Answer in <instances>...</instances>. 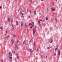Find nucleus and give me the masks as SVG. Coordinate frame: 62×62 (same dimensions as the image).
Masks as SVG:
<instances>
[{
    "instance_id": "9",
    "label": "nucleus",
    "mask_w": 62,
    "mask_h": 62,
    "mask_svg": "<svg viewBox=\"0 0 62 62\" xmlns=\"http://www.w3.org/2000/svg\"><path fill=\"white\" fill-rule=\"evenodd\" d=\"M21 27H22L23 26V22H21Z\"/></svg>"
},
{
    "instance_id": "23",
    "label": "nucleus",
    "mask_w": 62,
    "mask_h": 62,
    "mask_svg": "<svg viewBox=\"0 0 62 62\" xmlns=\"http://www.w3.org/2000/svg\"><path fill=\"white\" fill-rule=\"evenodd\" d=\"M34 46H36V43H34Z\"/></svg>"
},
{
    "instance_id": "25",
    "label": "nucleus",
    "mask_w": 62,
    "mask_h": 62,
    "mask_svg": "<svg viewBox=\"0 0 62 62\" xmlns=\"http://www.w3.org/2000/svg\"><path fill=\"white\" fill-rule=\"evenodd\" d=\"M29 11H30V12L31 13V10H30Z\"/></svg>"
},
{
    "instance_id": "15",
    "label": "nucleus",
    "mask_w": 62,
    "mask_h": 62,
    "mask_svg": "<svg viewBox=\"0 0 62 62\" xmlns=\"http://www.w3.org/2000/svg\"><path fill=\"white\" fill-rule=\"evenodd\" d=\"M10 18H8V21L9 22H10Z\"/></svg>"
},
{
    "instance_id": "32",
    "label": "nucleus",
    "mask_w": 62,
    "mask_h": 62,
    "mask_svg": "<svg viewBox=\"0 0 62 62\" xmlns=\"http://www.w3.org/2000/svg\"><path fill=\"white\" fill-rule=\"evenodd\" d=\"M2 27H0V29H1V30L2 29Z\"/></svg>"
},
{
    "instance_id": "53",
    "label": "nucleus",
    "mask_w": 62,
    "mask_h": 62,
    "mask_svg": "<svg viewBox=\"0 0 62 62\" xmlns=\"http://www.w3.org/2000/svg\"><path fill=\"white\" fill-rule=\"evenodd\" d=\"M44 0H41V1H43Z\"/></svg>"
},
{
    "instance_id": "46",
    "label": "nucleus",
    "mask_w": 62,
    "mask_h": 62,
    "mask_svg": "<svg viewBox=\"0 0 62 62\" xmlns=\"http://www.w3.org/2000/svg\"><path fill=\"white\" fill-rule=\"evenodd\" d=\"M39 14L40 15L41 14V13H39Z\"/></svg>"
},
{
    "instance_id": "13",
    "label": "nucleus",
    "mask_w": 62,
    "mask_h": 62,
    "mask_svg": "<svg viewBox=\"0 0 62 62\" xmlns=\"http://www.w3.org/2000/svg\"><path fill=\"white\" fill-rule=\"evenodd\" d=\"M34 22H32V24H31V26H34Z\"/></svg>"
},
{
    "instance_id": "58",
    "label": "nucleus",
    "mask_w": 62,
    "mask_h": 62,
    "mask_svg": "<svg viewBox=\"0 0 62 62\" xmlns=\"http://www.w3.org/2000/svg\"><path fill=\"white\" fill-rule=\"evenodd\" d=\"M15 0V1H16V0Z\"/></svg>"
},
{
    "instance_id": "55",
    "label": "nucleus",
    "mask_w": 62,
    "mask_h": 62,
    "mask_svg": "<svg viewBox=\"0 0 62 62\" xmlns=\"http://www.w3.org/2000/svg\"><path fill=\"white\" fill-rule=\"evenodd\" d=\"M7 35V34H6L5 35V36H6Z\"/></svg>"
},
{
    "instance_id": "26",
    "label": "nucleus",
    "mask_w": 62,
    "mask_h": 62,
    "mask_svg": "<svg viewBox=\"0 0 62 62\" xmlns=\"http://www.w3.org/2000/svg\"><path fill=\"white\" fill-rule=\"evenodd\" d=\"M28 18H30V16H28Z\"/></svg>"
},
{
    "instance_id": "2",
    "label": "nucleus",
    "mask_w": 62,
    "mask_h": 62,
    "mask_svg": "<svg viewBox=\"0 0 62 62\" xmlns=\"http://www.w3.org/2000/svg\"><path fill=\"white\" fill-rule=\"evenodd\" d=\"M21 16L22 17H24V11L23 10L21 14Z\"/></svg>"
},
{
    "instance_id": "47",
    "label": "nucleus",
    "mask_w": 62,
    "mask_h": 62,
    "mask_svg": "<svg viewBox=\"0 0 62 62\" xmlns=\"http://www.w3.org/2000/svg\"><path fill=\"white\" fill-rule=\"evenodd\" d=\"M43 21L44 22H45V20H44L43 19Z\"/></svg>"
},
{
    "instance_id": "4",
    "label": "nucleus",
    "mask_w": 62,
    "mask_h": 62,
    "mask_svg": "<svg viewBox=\"0 0 62 62\" xmlns=\"http://www.w3.org/2000/svg\"><path fill=\"white\" fill-rule=\"evenodd\" d=\"M19 24V22H18V21H16V25L17 26Z\"/></svg>"
},
{
    "instance_id": "24",
    "label": "nucleus",
    "mask_w": 62,
    "mask_h": 62,
    "mask_svg": "<svg viewBox=\"0 0 62 62\" xmlns=\"http://www.w3.org/2000/svg\"><path fill=\"white\" fill-rule=\"evenodd\" d=\"M14 28H13L11 30L12 31H13L14 30Z\"/></svg>"
},
{
    "instance_id": "14",
    "label": "nucleus",
    "mask_w": 62,
    "mask_h": 62,
    "mask_svg": "<svg viewBox=\"0 0 62 62\" xmlns=\"http://www.w3.org/2000/svg\"><path fill=\"white\" fill-rule=\"evenodd\" d=\"M36 11H34V15L35 16L36 15Z\"/></svg>"
},
{
    "instance_id": "8",
    "label": "nucleus",
    "mask_w": 62,
    "mask_h": 62,
    "mask_svg": "<svg viewBox=\"0 0 62 62\" xmlns=\"http://www.w3.org/2000/svg\"><path fill=\"white\" fill-rule=\"evenodd\" d=\"M29 51H30V52H31V53H32V52H33V50H32L31 49H29Z\"/></svg>"
},
{
    "instance_id": "39",
    "label": "nucleus",
    "mask_w": 62,
    "mask_h": 62,
    "mask_svg": "<svg viewBox=\"0 0 62 62\" xmlns=\"http://www.w3.org/2000/svg\"><path fill=\"white\" fill-rule=\"evenodd\" d=\"M0 8H2V7H1V6H0Z\"/></svg>"
},
{
    "instance_id": "50",
    "label": "nucleus",
    "mask_w": 62,
    "mask_h": 62,
    "mask_svg": "<svg viewBox=\"0 0 62 62\" xmlns=\"http://www.w3.org/2000/svg\"><path fill=\"white\" fill-rule=\"evenodd\" d=\"M12 22H13L12 21H11V23H12Z\"/></svg>"
},
{
    "instance_id": "18",
    "label": "nucleus",
    "mask_w": 62,
    "mask_h": 62,
    "mask_svg": "<svg viewBox=\"0 0 62 62\" xmlns=\"http://www.w3.org/2000/svg\"><path fill=\"white\" fill-rule=\"evenodd\" d=\"M17 59H19V56H18V54H17Z\"/></svg>"
},
{
    "instance_id": "12",
    "label": "nucleus",
    "mask_w": 62,
    "mask_h": 62,
    "mask_svg": "<svg viewBox=\"0 0 62 62\" xmlns=\"http://www.w3.org/2000/svg\"><path fill=\"white\" fill-rule=\"evenodd\" d=\"M11 42L12 44H13L14 41H13V39H12L11 40Z\"/></svg>"
},
{
    "instance_id": "45",
    "label": "nucleus",
    "mask_w": 62,
    "mask_h": 62,
    "mask_svg": "<svg viewBox=\"0 0 62 62\" xmlns=\"http://www.w3.org/2000/svg\"><path fill=\"white\" fill-rule=\"evenodd\" d=\"M14 53H15V51H14Z\"/></svg>"
},
{
    "instance_id": "33",
    "label": "nucleus",
    "mask_w": 62,
    "mask_h": 62,
    "mask_svg": "<svg viewBox=\"0 0 62 62\" xmlns=\"http://www.w3.org/2000/svg\"><path fill=\"white\" fill-rule=\"evenodd\" d=\"M12 27H13V24H12Z\"/></svg>"
},
{
    "instance_id": "41",
    "label": "nucleus",
    "mask_w": 62,
    "mask_h": 62,
    "mask_svg": "<svg viewBox=\"0 0 62 62\" xmlns=\"http://www.w3.org/2000/svg\"><path fill=\"white\" fill-rule=\"evenodd\" d=\"M1 61H2V62H3V60H1Z\"/></svg>"
},
{
    "instance_id": "22",
    "label": "nucleus",
    "mask_w": 62,
    "mask_h": 62,
    "mask_svg": "<svg viewBox=\"0 0 62 62\" xmlns=\"http://www.w3.org/2000/svg\"><path fill=\"white\" fill-rule=\"evenodd\" d=\"M9 38V36L8 35L7 37V39H8Z\"/></svg>"
},
{
    "instance_id": "7",
    "label": "nucleus",
    "mask_w": 62,
    "mask_h": 62,
    "mask_svg": "<svg viewBox=\"0 0 62 62\" xmlns=\"http://www.w3.org/2000/svg\"><path fill=\"white\" fill-rule=\"evenodd\" d=\"M60 54V50H59L58 51V55H59Z\"/></svg>"
},
{
    "instance_id": "56",
    "label": "nucleus",
    "mask_w": 62,
    "mask_h": 62,
    "mask_svg": "<svg viewBox=\"0 0 62 62\" xmlns=\"http://www.w3.org/2000/svg\"><path fill=\"white\" fill-rule=\"evenodd\" d=\"M52 16H53V15H52Z\"/></svg>"
},
{
    "instance_id": "37",
    "label": "nucleus",
    "mask_w": 62,
    "mask_h": 62,
    "mask_svg": "<svg viewBox=\"0 0 62 62\" xmlns=\"http://www.w3.org/2000/svg\"><path fill=\"white\" fill-rule=\"evenodd\" d=\"M30 28H31V29H32V27H30Z\"/></svg>"
},
{
    "instance_id": "35",
    "label": "nucleus",
    "mask_w": 62,
    "mask_h": 62,
    "mask_svg": "<svg viewBox=\"0 0 62 62\" xmlns=\"http://www.w3.org/2000/svg\"><path fill=\"white\" fill-rule=\"evenodd\" d=\"M31 23H30L29 24V25H31Z\"/></svg>"
},
{
    "instance_id": "10",
    "label": "nucleus",
    "mask_w": 62,
    "mask_h": 62,
    "mask_svg": "<svg viewBox=\"0 0 62 62\" xmlns=\"http://www.w3.org/2000/svg\"><path fill=\"white\" fill-rule=\"evenodd\" d=\"M53 40L51 39L50 40V43H52V42H53Z\"/></svg>"
},
{
    "instance_id": "28",
    "label": "nucleus",
    "mask_w": 62,
    "mask_h": 62,
    "mask_svg": "<svg viewBox=\"0 0 62 62\" xmlns=\"http://www.w3.org/2000/svg\"><path fill=\"white\" fill-rule=\"evenodd\" d=\"M32 2V0H31L30 1V2L31 3Z\"/></svg>"
},
{
    "instance_id": "38",
    "label": "nucleus",
    "mask_w": 62,
    "mask_h": 62,
    "mask_svg": "<svg viewBox=\"0 0 62 62\" xmlns=\"http://www.w3.org/2000/svg\"><path fill=\"white\" fill-rule=\"evenodd\" d=\"M38 49H37V51H36V52H38Z\"/></svg>"
},
{
    "instance_id": "30",
    "label": "nucleus",
    "mask_w": 62,
    "mask_h": 62,
    "mask_svg": "<svg viewBox=\"0 0 62 62\" xmlns=\"http://www.w3.org/2000/svg\"><path fill=\"white\" fill-rule=\"evenodd\" d=\"M41 57L42 59H43V56H41Z\"/></svg>"
},
{
    "instance_id": "20",
    "label": "nucleus",
    "mask_w": 62,
    "mask_h": 62,
    "mask_svg": "<svg viewBox=\"0 0 62 62\" xmlns=\"http://www.w3.org/2000/svg\"><path fill=\"white\" fill-rule=\"evenodd\" d=\"M25 40H24L23 42V44H25Z\"/></svg>"
},
{
    "instance_id": "21",
    "label": "nucleus",
    "mask_w": 62,
    "mask_h": 62,
    "mask_svg": "<svg viewBox=\"0 0 62 62\" xmlns=\"http://www.w3.org/2000/svg\"><path fill=\"white\" fill-rule=\"evenodd\" d=\"M25 27H27V25H26V24H25Z\"/></svg>"
},
{
    "instance_id": "31",
    "label": "nucleus",
    "mask_w": 62,
    "mask_h": 62,
    "mask_svg": "<svg viewBox=\"0 0 62 62\" xmlns=\"http://www.w3.org/2000/svg\"><path fill=\"white\" fill-rule=\"evenodd\" d=\"M28 10H27V12H28Z\"/></svg>"
},
{
    "instance_id": "49",
    "label": "nucleus",
    "mask_w": 62,
    "mask_h": 62,
    "mask_svg": "<svg viewBox=\"0 0 62 62\" xmlns=\"http://www.w3.org/2000/svg\"><path fill=\"white\" fill-rule=\"evenodd\" d=\"M55 20H57V19H56V18H55Z\"/></svg>"
},
{
    "instance_id": "40",
    "label": "nucleus",
    "mask_w": 62,
    "mask_h": 62,
    "mask_svg": "<svg viewBox=\"0 0 62 62\" xmlns=\"http://www.w3.org/2000/svg\"><path fill=\"white\" fill-rule=\"evenodd\" d=\"M46 58H47V56H46Z\"/></svg>"
},
{
    "instance_id": "54",
    "label": "nucleus",
    "mask_w": 62,
    "mask_h": 62,
    "mask_svg": "<svg viewBox=\"0 0 62 62\" xmlns=\"http://www.w3.org/2000/svg\"><path fill=\"white\" fill-rule=\"evenodd\" d=\"M55 1L56 2V1H57V0H55Z\"/></svg>"
},
{
    "instance_id": "48",
    "label": "nucleus",
    "mask_w": 62,
    "mask_h": 62,
    "mask_svg": "<svg viewBox=\"0 0 62 62\" xmlns=\"http://www.w3.org/2000/svg\"><path fill=\"white\" fill-rule=\"evenodd\" d=\"M12 53H13V51H12Z\"/></svg>"
},
{
    "instance_id": "36",
    "label": "nucleus",
    "mask_w": 62,
    "mask_h": 62,
    "mask_svg": "<svg viewBox=\"0 0 62 62\" xmlns=\"http://www.w3.org/2000/svg\"><path fill=\"white\" fill-rule=\"evenodd\" d=\"M14 37H15V35L14 34Z\"/></svg>"
},
{
    "instance_id": "19",
    "label": "nucleus",
    "mask_w": 62,
    "mask_h": 62,
    "mask_svg": "<svg viewBox=\"0 0 62 62\" xmlns=\"http://www.w3.org/2000/svg\"><path fill=\"white\" fill-rule=\"evenodd\" d=\"M39 21L40 23V21H41V22H43V21L41 19L39 21Z\"/></svg>"
},
{
    "instance_id": "17",
    "label": "nucleus",
    "mask_w": 62,
    "mask_h": 62,
    "mask_svg": "<svg viewBox=\"0 0 62 62\" xmlns=\"http://www.w3.org/2000/svg\"><path fill=\"white\" fill-rule=\"evenodd\" d=\"M51 48V46H49V47H47V49H49L50 48Z\"/></svg>"
},
{
    "instance_id": "16",
    "label": "nucleus",
    "mask_w": 62,
    "mask_h": 62,
    "mask_svg": "<svg viewBox=\"0 0 62 62\" xmlns=\"http://www.w3.org/2000/svg\"><path fill=\"white\" fill-rule=\"evenodd\" d=\"M58 50V48H56L55 49V51H56V50Z\"/></svg>"
},
{
    "instance_id": "29",
    "label": "nucleus",
    "mask_w": 62,
    "mask_h": 62,
    "mask_svg": "<svg viewBox=\"0 0 62 62\" xmlns=\"http://www.w3.org/2000/svg\"><path fill=\"white\" fill-rule=\"evenodd\" d=\"M17 43H19V40H18L17 42Z\"/></svg>"
},
{
    "instance_id": "42",
    "label": "nucleus",
    "mask_w": 62,
    "mask_h": 62,
    "mask_svg": "<svg viewBox=\"0 0 62 62\" xmlns=\"http://www.w3.org/2000/svg\"><path fill=\"white\" fill-rule=\"evenodd\" d=\"M54 55H56V54H55V53L54 54Z\"/></svg>"
},
{
    "instance_id": "3",
    "label": "nucleus",
    "mask_w": 62,
    "mask_h": 62,
    "mask_svg": "<svg viewBox=\"0 0 62 62\" xmlns=\"http://www.w3.org/2000/svg\"><path fill=\"white\" fill-rule=\"evenodd\" d=\"M36 33V29H34L33 32V34L34 35V33Z\"/></svg>"
},
{
    "instance_id": "6",
    "label": "nucleus",
    "mask_w": 62,
    "mask_h": 62,
    "mask_svg": "<svg viewBox=\"0 0 62 62\" xmlns=\"http://www.w3.org/2000/svg\"><path fill=\"white\" fill-rule=\"evenodd\" d=\"M38 23H39V24L40 25V27H41V25H40V23L39 21H38Z\"/></svg>"
},
{
    "instance_id": "1",
    "label": "nucleus",
    "mask_w": 62,
    "mask_h": 62,
    "mask_svg": "<svg viewBox=\"0 0 62 62\" xmlns=\"http://www.w3.org/2000/svg\"><path fill=\"white\" fill-rule=\"evenodd\" d=\"M12 54L10 52L9 53V59L10 61H12Z\"/></svg>"
},
{
    "instance_id": "34",
    "label": "nucleus",
    "mask_w": 62,
    "mask_h": 62,
    "mask_svg": "<svg viewBox=\"0 0 62 62\" xmlns=\"http://www.w3.org/2000/svg\"><path fill=\"white\" fill-rule=\"evenodd\" d=\"M6 33H8V31H6Z\"/></svg>"
},
{
    "instance_id": "51",
    "label": "nucleus",
    "mask_w": 62,
    "mask_h": 62,
    "mask_svg": "<svg viewBox=\"0 0 62 62\" xmlns=\"http://www.w3.org/2000/svg\"><path fill=\"white\" fill-rule=\"evenodd\" d=\"M36 55H38V54H36Z\"/></svg>"
},
{
    "instance_id": "44",
    "label": "nucleus",
    "mask_w": 62,
    "mask_h": 62,
    "mask_svg": "<svg viewBox=\"0 0 62 62\" xmlns=\"http://www.w3.org/2000/svg\"><path fill=\"white\" fill-rule=\"evenodd\" d=\"M57 20H56V22H57Z\"/></svg>"
},
{
    "instance_id": "11",
    "label": "nucleus",
    "mask_w": 62,
    "mask_h": 62,
    "mask_svg": "<svg viewBox=\"0 0 62 62\" xmlns=\"http://www.w3.org/2000/svg\"><path fill=\"white\" fill-rule=\"evenodd\" d=\"M51 9H52V10L53 11H54V10H55V9H54V8H51Z\"/></svg>"
},
{
    "instance_id": "52",
    "label": "nucleus",
    "mask_w": 62,
    "mask_h": 62,
    "mask_svg": "<svg viewBox=\"0 0 62 62\" xmlns=\"http://www.w3.org/2000/svg\"><path fill=\"white\" fill-rule=\"evenodd\" d=\"M29 42H31V40Z\"/></svg>"
},
{
    "instance_id": "27",
    "label": "nucleus",
    "mask_w": 62,
    "mask_h": 62,
    "mask_svg": "<svg viewBox=\"0 0 62 62\" xmlns=\"http://www.w3.org/2000/svg\"><path fill=\"white\" fill-rule=\"evenodd\" d=\"M46 20H48V18L47 17H46Z\"/></svg>"
},
{
    "instance_id": "57",
    "label": "nucleus",
    "mask_w": 62,
    "mask_h": 62,
    "mask_svg": "<svg viewBox=\"0 0 62 62\" xmlns=\"http://www.w3.org/2000/svg\"><path fill=\"white\" fill-rule=\"evenodd\" d=\"M9 3H10V1H9Z\"/></svg>"
},
{
    "instance_id": "43",
    "label": "nucleus",
    "mask_w": 62,
    "mask_h": 62,
    "mask_svg": "<svg viewBox=\"0 0 62 62\" xmlns=\"http://www.w3.org/2000/svg\"><path fill=\"white\" fill-rule=\"evenodd\" d=\"M53 5H54V2H53Z\"/></svg>"
},
{
    "instance_id": "5",
    "label": "nucleus",
    "mask_w": 62,
    "mask_h": 62,
    "mask_svg": "<svg viewBox=\"0 0 62 62\" xmlns=\"http://www.w3.org/2000/svg\"><path fill=\"white\" fill-rule=\"evenodd\" d=\"M17 44H16L15 45V47L16 48V50L18 49V47H17Z\"/></svg>"
}]
</instances>
